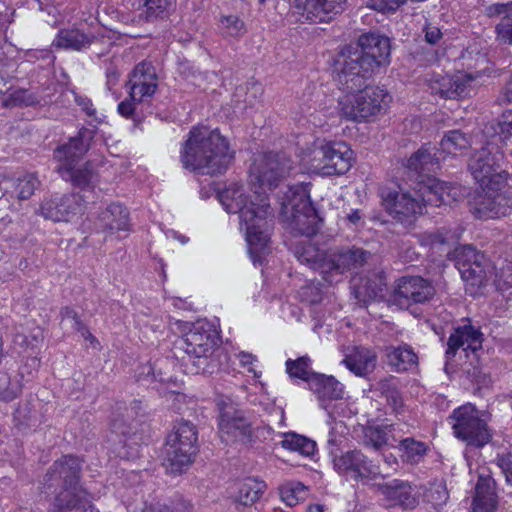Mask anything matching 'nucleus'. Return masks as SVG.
Instances as JSON below:
<instances>
[{"label":"nucleus","instance_id":"obj_61","mask_svg":"<svg viewBox=\"0 0 512 512\" xmlns=\"http://www.w3.org/2000/svg\"><path fill=\"white\" fill-rule=\"evenodd\" d=\"M362 219V215L360 213L359 210H352L348 215H347V220L353 224V225H358L360 223Z\"/></svg>","mask_w":512,"mask_h":512},{"label":"nucleus","instance_id":"obj_32","mask_svg":"<svg viewBox=\"0 0 512 512\" xmlns=\"http://www.w3.org/2000/svg\"><path fill=\"white\" fill-rule=\"evenodd\" d=\"M94 34H86L78 28L64 29L58 32L53 43L55 46L80 51L95 42Z\"/></svg>","mask_w":512,"mask_h":512},{"label":"nucleus","instance_id":"obj_56","mask_svg":"<svg viewBox=\"0 0 512 512\" xmlns=\"http://www.w3.org/2000/svg\"><path fill=\"white\" fill-rule=\"evenodd\" d=\"M441 37V30L437 26L428 24L425 27V38L428 43L435 44L440 40Z\"/></svg>","mask_w":512,"mask_h":512},{"label":"nucleus","instance_id":"obj_34","mask_svg":"<svg viewBox=\"0 0 512 512\" xmlns=\"http://www.w3.org/2000/svg\"><path fill=\"white\" fill-rule=\"evenodd\" d=\"M294 255L300 263L319 271L322 275V265L327 263L329 251L320 250L310 242L303 241L296 245Z\"/></svg>","mask_w":512,"mask_h":512},{"label":"nucleus","instance_id":"obj_41","mask_svg":"<svg viewBox=\"0 0 512 512\" xmlns=\"http://www.w3.org/2000/svg\"><path fill=\"white\" fill-rule=\"evenodd\" d=\"M281 446L289 451L298 452L303 456H312L316 451V443L307 437L288 432L283 435Z\"/></svg>","mask_w":512,"mask_h":512},{"label":"nucleus","instance_id":"obj_29","mask_svg":"<svg viewBox=\"0 0 512 512\" xmlns=\"http://www.w3.org/2000/svg\"><path fill=\"white\" fill-rule=\"evenodd\" d=\"M482 138H488L497 145L512 144V108L504 110L494 121L488 123L482 131Z\"/></svg>","mask_w":512,"mask_h":512},{"label":"nucleus","instance_id":"obj_62","mask_svg":"<svg viewBox=\"0 0 512 512\" xmlns=\"http://www.w3.org/2000/svg\"><path fill=\"white\" fill-rule=\"evenodd\" d=\"M384 461L388 464V466H390L391 468H394L395 466H397L398 464V461H397V458L392 455V454H389V455H385L384 456Z\"/></svg>","mask_w":512,"mask_h":512},{"label":"nucleus","instance_id":"obj_12","mask_svg":"<svg viewBox=\"0 0 512 512\" xmlns=\"http://www.w3.org/2000/svg\"><path fill=\"white\" fill-rule=\"evenodd\" d=\"M449 422L452 426L455 437L466 442L468 445L483 447L491 439V433L485 420L474 405L467 403L456 408Z\"/></svg>","mask_w":512,"mask_h":512},{"label":"nucleus","instance_id":"obj_11","mask_svg":"<svg viewBox=\"0 0 512 512\" xmlns=\"http://www.w3.org/2000/svg\"><path fill=\"white\" fill-rule=\"evenodd\" d=\"M197 430L189 421L181 420L167 436L165 463L170 473H182L193 463L197 454Z\"/></svg>","mask_w":512,"mask_h":512},{"label":"nucleus","instance_id":"obj_6","mask_svg":"<svg viewBox=\"0 0 512 512\" xmlns=\"http://www.w3.org/2000/svg\"><path fill=\"white\" fill-rule=\"evenodd\" d=\"M300 162L309 172L319 176H339L350 170L353 150L342 141L317 138L301 149Z\"/></svg>","mask_w":512,"mask_h":512},{"label":"nucleus","instance_id":"obj_18","mask_svg":"<svg viewBox=\"0 0 512 512\" xmlns=\"http://www.w3.org/2000/svg\"><path fill=\"white\" fill-rule=\"evenodd\" d=\"M85 211L82 196L79 194H54L44 198L39 213L54 222H71Z\"/></svg>","mask_w":512,"mask_h":512},{"label":"nucleus","instance_id":"obj_59","mask_svg":"<svg viewBox=\"0 0 512 512\" xmlns=\"http://www.w3.org/2000/svg\"><path fill=\"white\" fill-rule=\"evenodd\" d=\"M77 103L82 107V109L87 113V115H94L95 109L93 108V104L89 99L78 98Z\"/></svg>","mask_w":512,"mask_h":512},{"label":"nucleus","instance_id":"obj_4","mask_svg":"<svg viewBox=\"0 0 512 512\" xmlns=\"http://www.w3.org/2000/svg\"><path fill=\"white\" fill-rule=\"evenodd\" d=\"M418 193L417 197L409 192L389 194L384 198L385 206L398 221L407 222L422 213L424 203L440 206L456 201L461 196V189L428 177L426 181L419 183Z\"/></svg>","mask_w":512,"mask_h":512},{"label":"nucleus","instance_id":"obj_58","mask_svg":"<svg viewBox=\"0 0 512 512\" xmlns=\"http://www.w3.org/2000/svg\"><path fill=\"white\" fill-rule=\"evenodd\" d=\"M135 102L132 98L122 101L118 104V112L126 118L130 117L135 110Z\"/></svg>","mask_w":512,"mask_h":512},{"label":"nucleus","instance_id":"obj_48","mask_svg":"<svg viewBox=\"0 0 512 512\" xmlns=\"http://www.w3.org/2000/svg\"><path fill=\"white\" fill-rule=\"evenodd\" d=\"M35 102L34 96L27 90L17 89L3 99V105L6 107H15L21 105H32Z\"/></svg>","mask_w":512,"mask_h":512},{"label":"nucleus","instance_id":"obj_64","mask_svg":"<svg viewBox=\"0 0 512 512\" xmlns=\"http://www.w3.org/2000/svg\"><path fill=\"white\" fill-rule=\"evenodd\" d=\"M146 512H169V508L164 506V505H160L158 504L157 506L155 507H151L149 510H147Z\"/></svg>","mask_w":512,"mask_h":512},{"label":"nucleus","instance_id":"obj_63","mask_svg":"<svg viewBox=\"0 0 512 512\" xmlns=\"http://www.w3.org/2000/svg\"><path fill=\"white\" fill-rule=\"evenodd\" d=\"M308 512H328V510L321 504H313L308 507Z\"/></svg>","mask_w":512,"mask_h":512},{"label":"nucleus","instance_id":"obj_38","mask_svg":"<svg viewBox=\"0 0 512 512\" xmlns=\"http://www.w3.org/2000/svg\"><path fill=\"white\" fill-rule=\"evenodd\" d=\"M395 428L393 425L384 427H368L364 433V442L367 446L378 450L383 446H395L398 441L394 434Z\"/></svg>","mask_w":512,"mask_h":512},{"label":"nucleus","instance_id":"obj_55","mask_svg":"<svg viewBox=\"0 0 512 512\" xmlns=\"http://www.w3.org/2000/svg\"><path fill=\"white\" fill-rule=\"evenodd\" d=\"M428 501L432 502L435 506L444 504L448 498L446 489L442 485H438L435 491H431L427 495Z\"/></svg>","mask_w":512,"mask_h":512},{"label":"nucleus","instance_id":"obj_21","mask_svg":"<svg viewBox=\"0 0 512 512\" xmlns=\"http://www.w3.org/2000/svg\"><path fill=\"white\" fill-rule=\"evenodd\" d=\"M310 389L318 396L320 405L328 412L329 418L334 415L346 416L344 412V402L335 404L331 409L325 403L326 401L340 400L344 395L343 385L332 376L317 374L311 378Z\"/></svg>","mask_w":512,"mask_h":512},{"label":"nucleus","instance_id":"obj_26","mask_svg":"<svg viewBox=\"0 0 512 512\" xmlns=\"http://www.w3.org/2000/svg\"><path fill=\"white\" fill-rule=\"evenodd\" d=\"M482 347V334L479 330L470 325L458 327L450 335L446 355L455 356L456 352L462 348L463 351H472L473 353Z\"/></svg>","mask_w":512,"mask_h":512},{"label":"nucleus","instance_id":"obj_27","mask_svg":"<svg viewBox=\"0 0 512 512\" xmlns=\"http://www.w3.org/2000/svg\"><path fill=\"white\" fill-rule=\"evenodd\" d=\"M40 182L35 174L26 173L16 178L0 177V189L4 194H10L20 200L30 198L38 188Z\"/></svg>","mask_w":512,"mask_h":512},{"label":"nucleus","instance_id":"obj_20","mask_svg":"<svg viewBox=\"0 0 512 512\" xmlns=\"http://www.w3.org/2000/svg\"><path fill=\"white\" fill-rule=\"evenodd\" d=\"M481 192L471 203L473 214L479 219H494L507 214L510 200L501 192L504 185H480Z\"/></svg>","mask_w":512,"mask_h":512},{"label":"nucleus","instance_id":"obj_54","mask_svg":"<svg viewBox=\"0 0 512 512\" xmlns=\"http://www.w3.org/2000/svg\"><path fill=\"white\" fill-rule=\"evenodd\" d=\"M354 289H355V296L356 298H369V299H372V298H375L378 296L379 292L382 291V288H381V285H374V286H370L367 284L363 285V286H356V284H354Z\"/></svg>","mask_w":512,"mask_h":512},{"label":"nucleus","instance_id":"obj_47","mask_svg":"<svg viewBox=\"0 0 512 512\" xmlns=\"http://www.w3.org/2000/svg\"><path fill=\"white\" fill-rule=\"evenodd\" d=\"M168 7V0H144L141 6L140 17L150 21L160 17Z\"/></svg>","mask_w":512,"mask_h":512},{"label":"nucleus","instance_id":"obj_14","mask_svg":"<svg viewBox=\"0 0 512 512\" xmlns=\"http://www.w3.org/2000/svg\"><path fill=\"white\" fill-rule=\"evenodd\" d=\"M480 142L485 145L475 151L469 161V169L474 179L480 184L499 185L505 184V176L499 171V162L502 153L499 145L488 138H482Z\"/></svg>","mask_w":512,"mask_h":512},{"label":"nucleus","instance_id":"obj_17","mask_svg":"<svg viewBox=\"0 0 512 512\" xmlns=\"http://www.w3.org/2000/svg\"><path fill=\"white\" fill-rule=\"evenodd\" d=\"M346 2L347 0H293L291 13L298 22H329L345 9Z\"/></svg>","mask_w":512,"mask_h":512},{"label":"nucleus","instance_id":"obj_44","mask_svg":"<svg viewBox=\"0 0 512 512\" xmlns=\"http://www.w3.org/2000/svg\"><path fill=\"white\" fill-rule=\"evenodd\" d=\"M460 237V234L456 231L441 230L437 232H426L421 238V244L423 246L445 247L446 245L456 242Z\"/></svg>","mask_w":512,"mask_h":512},{"label":"nucleus","instance_id":"obj_30","mask_svg":"<svg viewBox=\"0 0 512 512\" xmlns=\"http://www.w3.org/2000/svg\"><path fill=\"white\" fill-rule=\"evenodd\" d=\"M383 496L390 502V505H399L403 508H413L417 499L413 493L412 486L401 480H392L380 487Z\"/></svg>","mask_w":512,"mask_h":512},{"label":"nucleus","instance_id":"obj_45","mask_svg":"<svg viewBox=\"0 0 512 512\" xmlns=\"http://www.w3.org/2000/svg\"><path fill=\"white\" fill-rule=\"evenodd\" d=\"M218 28L225 37H240L246 29L244 22L237 15H222L219 18Z\"/></svg>","mask_w":512,"mask_h":512},{"label":"nucleus","instance_id":"obj_16","mask_svg":"<svg viewBox=\"0 0 512 512\" xmlns=\"http://www.w3.org/2000/svg\"><path fill=\"white\" fill-rule=\"evenodd\" d=\"M368 256L369 253L360 248L331 250L327 263L322 265V277L331 284L339 282L345 273L363 266Z\"/></svg>","mask_w":512,"mask_h":512},{"label":"nucleus","instance_id":"obj_39","mask_svg":"<svg viewBox=\"0 0 512 512\" xmlns=\"http://www.w3.org/2000/svg\"><path fill=\"white\" fill-rule=\"evenodd\" d=\"M398 445L395 446L401 459L409 464H418L427 452V445L424 442L417 441L414 438L407 437L397 441Z\"/></svg>","mask_w":512,"mask_h":512},{"label":"nucleus","instance_id":"obj_46","mask_svg":"<svg viewBox=\"0 0 512 512\" xmlns=\"http://www.w3.org/2000/svg\"><path fill=\"white\" fill-rule=\"evenodd\" d=\"M462 66L467 69H476L487 63L486 54L481 53L476 45H470L460 57Z\"/></svg>","mask_w":512,"mask_h":512},{"label":"nucleus","instance_id":"obj_1","mask_svg":"<svg viewBox=\"0 0 512 512\" xmlns=\"http://www.w3.org/2000/svg\"><path fill=\"white\" fill-rule=\"evenodd\" d=\"M292 167L284 156L269 153L255 159L251 168V184L231 183L219 193L225 211L239 215V229L243 233L253 264L261 265L270 250L272 234L270 207L267 191L291 173Z\"/></svg>","mask_w":512,"mask_h":512},{"label":"nucleus","instance_id":"obj_10","mask_svg":"<svg viewBox=\"0 0 512 512\" xmlns=\"http://www.w3.org/2000/svg\"><path fill=\"white\" fill-rule=\"evenodd\" d=\"M91 139L92 131L82 128L77 137L71 138L67 144L61 145L54 153L59 162L57 169L60 176L79 187L89 185L93 178L91 170L81 169L79 166V161L88 150Z\"/></svg>","mask_w":512,"mask_h":512},{"label":"nucleus","instance_id":"obj_7","mask_svg":"<svg viewBox=\"0 0 512 512\" xmlns=\"http://www.w3.org/2000/svg\"><path fill=\"white\" fill-rule=\"evenodd\" d=\"M456 267L464 282L480 287L493 281L498 289L512 287V267H496L470 245L456 249Z\"/></svg>","mask_w":512,"mask_h":512},{"label":"nucleus","instance_id":"obj_23","mask_svg":"<svg viewBox=\"0 0 512 512\" xmlns=\"http://www.w3.org/2000/svg\"><path fill=\"white\" fill-rule=\"evenodd\" d=\"M130 98L141 102L156 92L158 82L155 67L151 62L143 61L135 66L128 80Z\"/></svg>","mask_w":512,"mask_h":512},{"label":"nucleus","instance_id":"obj_25","mask_svg":"<svg viewBox=\"0 0 512 512\" xmlns=\"http://www.w3.org/2000/svg\"><path fill=\"white\" fill-rule=\"evenodd\" d=\"M96 227L102 232L114 234L121 231H129L130 223L128 211L119 203H111L103 209L96 222Z\"/></svg>","mask_w":512,"mask_h":512},{"label":"nucleus","instance_id":"obj_51","mask_svg":"<svg viewBox=\"0 0 512 512\" xmlns=\"http://www.w3.org/2000/svg\"><path fill=\"white\" fill-rule=\"evenodd\" d=\"M329 425L330 430L327 442L330 446H338L341 444V438L347 434L348 429L342 420H334L333 422H329Z\"/></svg>","mask_w":512,"mask_h":512},{"label":"nucleus","instance_id":"obj_22","mask_svg":"<svg viewBox=\"0 0 512 512\" xmlns=\"http://www.w3.org/2000/svg\"><path fill=\"white\" fill-rule=\"evenodd\" d=\"M480 75L475 73L457 72L453 75L446 74L431 81V90L443 98L458 99L468 96L471 92L472 82Z\"/></svg>","mask_w":512,"mask_h":512},{"label":"nucleus","instance_id":"obj_28","mask_svg":"<svg viewBox=\"0 0 512 512\" xmlns=\"http://www.w3.org/2000/svg\"><path fill=\"white\" fill-rule=\"evenodd\" d=\"M444 159L445 157L439 155V150L435 146L425 144L407 160L406 166L408 170L418 175L428 174L435 171L440 161Z\"/></svg>","mask_w":512,"mask_h":512},{"label":"nucleus","instance_id":"obj_35","mask_svg":"<svg viewBox=\"0 0 512 512\" xmlns=\"http://www.w3.org/2000/svg\"><path fill=\"white\" fill-rule=\"evenodd\" d=\"M496 498L489 478L479 477L475 487L473 512H494Z\"/></svg>","mask_w":512,"mask_h":512},{"label":"nucleus","instance_id":"obj_42","mask_svg":"<svg viewBox=\"0 0 512 512\" xmlns=\"http://www.w3.org/2000/svg\"><path fill=\"white\" fill-rule=\"evenodd\" d=\"M308 496V488L300 482H287L280 488L281 500L289 507L296 506Z\"/></svg>","mask_w":512,"mask_h":512},{"label":"nucleus","instance_id":"obj_24","mask_svg":"<svg viewBox=\"0 0 512 512\" xmlns=\"http://www.w3.org/2000/svg\"><path fill=\"white\" fill-rule=\"evenodd\" d=\"M435 294L433 285L422 277H403L398 281L394 298L404 300L405 304L424 303Z\"/></svg>","mask_w":512,"mask_h":512},{"label":"nucleus","instance_id":"obj_2","mask_svg":"<svg viewBox=\"0 0 512 512\" xmlns=\"http://www.w3.org/2000/svg\"><path fill=\"white\" fill-rule=\"evenodd\" d=\"M334 79L343 92L338 100V113L347 121L372 123L384 115L392 102V96L383 87L366 86L368 76L355 71H335Z\"/></svg>","mask_w":512,"mask_h":512},{"label":"nucleus","instance_id":"obj_52","mask_svg":"<svg viewBox=\"0 0 512 512\" xmlns=\"http://www.w3.org/2000/svg\"><path fill=\"white\" fill-rule=\"evenodd\" d=\"M496 462L504 474L506 482L512 485V455L510 453L498 455Z\"/></svg>","mask_w":512,"mask_h":512},{"label":"nucleus","instance_id":"obj_31","mask_svg":"<svg viewBox=\"0 0 512 512\" xmlns=\"http://www.w3.org/2000/svg\"><path fill=\"white\" fill-rule=\"evenodd\" d=\"M342 363L356 376H365L375 368L376 355L369 348L354 347L346 354Z\"/></svg>","mask_w":512,"mask_h":512},{"label":"nucleus","instance_id":"obj_50","mask_svg":"<svg viewBox=\"0 0 512 512\" xmlns=\"http://www.w3.org/2000/svg\"><path fill=\"white\" fill-rule=\"evenodd\" d=\"M407 0H368L367 7L381 13H393Z\"/></svg>","mask_w":512,"mask_h":512},{"label":"nucleus","instance_id":"obj_9","mask_svg":"<svg viewBox=\"0 0 512 512\" xmlns=\"http://www.w3.org/2000/svg\"><path fill=\"white\" fill-rule=\"evenodd\" d=\"M284 187L278 200L289 227L302 235H313L317 230V214L310 201L308 185L301 181Z\"/></svg>","mask_w":512,"mask_h":512},{"label":"nucleus","instance_id":"obj_13","mask_svg":"<svg viewBox=\"0 0 512 512\" xmlns=\"http://www.w3.org/2000/svg\"><path fill=\"white\" fill-rule=\"evenodd\" d=\"M183 332L178 346L189 357L201 359L208 357L218 344V334L215 327L206 320L195 323L177 322Z\"/></svg>","mask_w":512,"mask_h":512},{"label":"nucleus","instance_id":"obj_3","mask_svg":"<svg viewBox=\"0 0 512 512\" xmlns=\"http://www.w3.org/2000/svg\"><path fill=\"white\" fill-rule=\"evenodd\" d=\"M233 158L227 139L206 126L192 128L180 151L183 167L203 175L224 173Z\"/></svg>","mask_w":512,"mask_h":512},{"label":"nucleus","instance_id":"obj_57","mask_svg":"<svg viewBox=\"0 0 512 512\" xmlns=\"http://www.w3.org/2000/svg\"><path fill=\"white\" fill-rule=\"evenodd\" d=\"M239 361L243 366H251L255 361V357L249 353L241 352L238 355ZM249 372H252L255 377H260L261 372H257L253 367L248 368Z\"/></svg>","mask_w":512,"mask_h":512},{"label":"nucleus","instance_id":"obj_8","mask_svg":"<svg viewBox=\"0 0 512 512\" xmlns=\"http://www.w3.org/2000/svg\"><path fill=\"white\" fill-rule=\"evenodd\" d=\"M79 470L80 461L74 456H64L53 464L48 474L49 480L63 479L65 487L56 496L51 512H99L78 486Z\"/></svg>","mask_w":512,"mask_h":512},{"label":"nucleus","instance_id":"obj_53","mask_svg":"<svg viewBox=\"0 0 512 512\" xmlns=\"http://www.w3.org/2000/svg\"><path fill=\"white\" fill-rule=\"evenodd\" d=\"M281 313L283 318L288 321H296L300 322L302 321L303 313L300 307H298L295 304L286 303L281 308Z\"/></svg>","mask_w":512,"mask_h":512},{"label":"nucleus","instance_id":"obj_49","mask_svg":"<svg viewBox=\"0 0 512 512\" xmlns=\"http://www.w3.org/2000/svg\"><path fill=\"white\" fill-rule=\"evenodd\" d=\"M63 322L66 324H70V326L74 329H77L81 332V335L86 341H89L93 347L98 345V341L96 338L84 327H82L76 313L70 309H65L63 312Z\"/></svg>","mask_w":512,"mask_h":512},{"label":"nucleus","instance_id":"obj_15","mask_svg":"<svg viewBox=\"0 0 512 512\" xmlns=\"http://www.w3.org/2000/svg\"><path fill=\"white\" fill-rule=\"evenodd\" d=\"M216 403L219 410L218 425L223 441L228 443L250 433V423L232 397L221 395Z\"/></svg>","mask_w":512,"mask_h":512},{"label":"nucleus","instance_id":"obj_33","mask_svg":"<svg viewBox=\"0 0 512 512\" xmlns=\"http://www.w3.org/2000/svg\"><path fill=\"white\" fill-rule=\"evenodd\" d=\"M489 16H499L501 21L496 25L497 39L512 45V2L494 4L488 7Z\"/></svg>","mask_w":512,"mask_h":512},{"label":"nucleus","instance_id":"obj_37","mask_svg":"<svg viewBox=\"0 0 512 512\" xmlns=\"http://www.w3.org/2000/svg\"><path fill=\"white\" fill-rule=\"evenodd\" d=\"M472 145L470 138L460 130L447 132L440 142L441 157L462 155Z\"/></svg>","mask_w":512,"mask_h":512},{"label":"nucleus","instance_id":"obj_43","mask_svg":"<svg viewBox=\"0 0 512 512\" xmlns=\"http://www.w3.org/2000/svg\"><path fill=\"white\" fill-rule=\"evenodd\" d=\"M311 360L307 356L298 358L297 360L286 361V371L292 378H298L307 381L310 385L311 378L315 375L310 367Z\"/></svg>","mask_w":512,"mask_h":512},{"label":"nucleus","instance_id":"obj_5","mask_svg":"<svg viewBox=\"0 0 512 512\" xmlns=\"http://www.w3.org/2000/svg\"><path fill=\"white\" fill-rule=\"evenodd\" d=\"M390 41L387 37L367 33L360 36L358 45L345 46L333 61L335 71H355L371 76L375 70L389 63Z\"/></svg>","mask_w":512,"mask_h":512},{"label":"nucleus","instance_id":"obj_40","mask_svg":"<svg viewBox=\"0 0 512 512\" xmlns=\"http://www.w3.org/2000/svg\"><path fill=\"white\" fill-rule=\"evenodd\" d=\"M265 488L266 484L263 481L248 478L240 484L236 501L244 506H250L260 499Z\"/></svg>","mask_w":512,"mask_h":512},{"label":"nucleus","instance_id":"obj_19","mask_svg":"<svg viewBox=\"0 0 512 512\" xmlns=\"http://www.w3.org/2000/svg\"><path fill=\"white\" fill-rule=\"evenodd\" d=\"M335 470L355 481H370L380 474L379 466L369 460L361 451L351 450L333 459Z\"/></svg>","mask_w":512,"mask_h":512},{"label":"nucleus","instance_id":"obj_60","mask_svg":"<svg viewBox=\"0 0 512 512\" xmlns=\"http://www.w3.org/2000/svg\"><path fill=\"white\" fill-rule=\"evenodd\" d=\"M502 99L506 102H512V75L503 90Z\"/></svg>","mask_w":512,"mask_h":512},{"label":"nucleus","instance_id":"obj_36","mask_svg":"<svg viewBox=\"0 0 512 512\" xmlns=\"http://www.w3.org/2000/svg\"><path fill=\"white\" fill-rule=\"evenodd\" d=\"M388 364L397 372H405L417 367L418 358L407 345L391 347L387 351Z\"/></svg>","mask_w":512,"mask_h":512}]
</instances>
